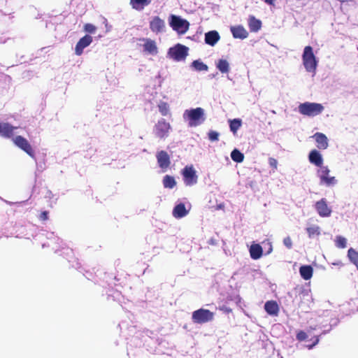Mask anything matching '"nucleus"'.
I'll list each match as a JSON object with an SVG mask.
<instances>
[{"label": "nucleus", "mask_w": 358, "mask_h": 358, "mask_svg": "<svg viewBox=\"0 0 358 358\" xmlns=\"http://www.w3.org/2000/svg\"><path fill=\"white\" fill-rule=\"evenodd\" d=\"M182 117L191 127L201 125L206 120L204 109L200 107L185 110L182 114Z\"/></svg>", "instance_id": "obj_1"}, {"label": "nucleus", "mask_w": 358, "mask_h": 358, "mask_svg": "<svg viewBox=\"0 0 358 358\" xmlns=\"http://www.w3.org/2000/svg\"><path fill=\"white\" fill-rule=\"evenodd\" d=\"M302 63L308 73H313V76L315 75L317 67L318 65V60L316 58L313 49L311 46H306L301 56Z\"/></svg>", "instance_id": "obj_2"}, {"label": "nucleus", "mask_w": 358, "mask_h": 358, "mask_svg": "<svg viewBox=\"0 0 358 358\" xmlns=\"http://www.w3.org/2000/svg\"><path fill=\"white\" fill-rule=\"evenodd\" d=\"M324 108L321 103L315 102H304L298 106L299 113L308 117H315L321 114Z\"/></svg>", "instance_id": "obj_3"}, {"label": "nucleus", "mask_w": 358, "mask_h": 358, "mask_svg": "<svg viewBox=\"0 0 358 358\" xmlns=\"http://www.w3.org/2000/svg\"><path fill=\"white\" fill-rule=\"evenodd\" d=\"M330 170L327 166L320 167L317 170L316 175L320 179V185L326 187H334L338 183L334 176L329 175Z\"/></svg>", "instance_id": "obj_4"}, {"label": "nucleus", "mask_w": 358, "mask_h": 358, "mask_svg": "<svg viewBox=\"0 0 358 358\" xmlns=\"http://www.w3.org/2000/svg\"><path fill=\"white\" fill-rule=\"evenodd\" d=\"M169 24L178 34H185L189 29V22L180 16L171 15Z\"/></svg>", "instance_id": "obj_5"}, {"label": "nucleus", "mask_w": 358, "mask_h": 358, "mask_svg": "<svg viewBox=\"0 0 358 358\" xmlns=\"http://www.w3.org/2000/svg\"><path fill=\"white\" fill-rule=\"evenodd\" d=\"M188 50L187 47L178 43L169 49L168 55L173 60L180 62L185 59L188 55Z\"/></svg>", "instance_id": "obj_6"}, {"label": "nucleus", "mask_w": 358, "mask_h": 358, "mask_svg": "<svg viewBox=\"0 0 358 358\" xmlns=\"http://www.w3.org/2000/svg\"><path fill=\"white\" fill-rule=\"evenodd\" d=\"M15 145L25 152L29 157L36 161L34 150L29 142L22 136H16L12 138Z\"/></svg>", "instance_id": "obj_7"}, {"label": "nucleus", "mask_w": 358, "mask_h": 358, "mask_svg": "<svg viewBox=\"0 0 358 358\" xmlns=\"http://www.w3.org/2000/svg\"><path fill=\"white\" fill-rule=\"evenodd\" d=\"M171 127L169 122L162 118L158 120L154 127L153 132L156 137L165 139L169 135Z\"/></svg>", "instance_id": "obj_8"}, {"label": "nucleus", "mask_w": 358, "mask_h": 358, "mask_svg": "<svg viewBox=\"0 0 358 358\" xmlns=\"http://www.w3.org/2000/svg\"><path fill=\"white\" fill-rule=\"evenodd\" d=\"M214 313L208 310L200 308L192 313V320L195 323L203 324L213 320Z\"/></svg>", "instance_id": "obj_9"}, {"label": "nucleus", "mask_w": 358, "mask_h": 358, "mask_svg": "<svg viewBox=\"0 0 358 358\" xmlns=\"http://www.w3.org/2000/svg\"><path fill=\"white\" fill-rule=\"evenodd\" d=\"M184 183L186 186H192L197 182L196 171L192 166H185L182 171Z\"/></svg>", "instance_id": "obj_10"}, {"label": "nucleus", "mask_w": 358, "mask_h": 358, "mask_svg": "<svg viewBox=\"0 0 358 358\" xmlns=\"http://www.w3.org/2000/svg\"><path fill=\"white\" fill-rule=\"evenodd\" d=\"M156 158L158 166L162 169V171L166 172L171 164V159L169 154L166 151L161 150L157 152Z\"/></svg>", "instance_id": "obj_11"}, {"label": "nucleus", "mask_w": 358, "mask_h": 358, "mask_svg": "<svg viewBox=\"0 0 358 358\" xmlns=\"http://www.w3.org/2000/svg\"><path fill=\"white\" fill-rule=\"evenodd\" d=\"M315 208L318 215L322 217H329L332 211L331 207L328 206L327 201L324 198L315 203Z\"/></svg>", "instance_id": "obj_12"}, {"label": "nucleus", "mask_w": 358, "mask_h": 358, "mask_svg": "<svg viewBox=\"0 0 358 358\" xmlns=\"http://www.w3.org/2000/svg\"><path fill=\"white\" fill-rule=\"evenodd\" d=\"M150 29L155 34L164 32L166 29L164 20L158 16H155L150 21Z\"/></svg>", "instance_id": "obj_13"}, {"label": "nucleus", "mask_w": 358, "mask_h": 358, "mask_svg": "<svg viewBox=\"0 0 358 358\" xmlns=\"http://www.w3.org/2000/svg\"><path fill=\"white\" fill-rule=\"evenodd\" d=\"M17 127H14L8 122H0V136L6 138H13Z\"/></svg>", "instance_id": "obj_14"}, {"label": "nucleus", "mask_w": 358, "mask_h": 358, "mask_svg": "<svg viewBox=\"0 0 358 358\" xmlns=\"http://www.w3.org/2000/svg\"><path fill=\"white\" fill-rule=\"evenodd\" d=\"M92 42V37L90 35H85L81 38L77 43L75 48V52L77 55H81L83 50L89 46Z\"/></svg>", "instance_id": "obj_15"}, {"label": "nucleus", "mask_w": 358, "mask_h": 358, "mask_svg": "<svg viewBox=\"0 0 358 358\" xmlns=\"http://www.w3.org/2000/svg\"><path fill=\"white\" fill-rule=\"evenodd\" d=\"M308 160L310 164L316 166L319 169L324 166L323 157L320 152L317 150H313L308 155Z\"/></svg>", "instance_id": "obj_16"}, {"label": "nucleus", "mask_w": 358, "mask_h": 358, "mask_svg": "<svg viewBox=\"0 0 358 358\" xmlns=\"http://www.w3.org/2000/svg\"><path fill=\"white\" fill-rule=\"evenodd\" d=\"M141 41H144L143 50L148 53L155 55L157 53V47L156 43L150 38H142Z\"/></svg>", "instance_id": "obj_17"}, {"label": "nucleus", "mask_w": 358, "mask_h": 358, "mask_svg": "<svg viewBox=\"0 0 358 358\" xmlns=\"http://www.w3.org/2000/svg\"><path fill=\"white\" fill-rule=\"evenodd\" d=\"M316 143L317 147L321 150H325L328 148V139L327 137L322 133L317 132L313 136Z\"/></svg>", "instance_id": "obj_18"}, {"label": "nucleus", "mask_w": 358, "mask_h": 358, "mask_svg": "<svg viewBox=\"0 0 358 358\" xmlns=\"http://www.w3.org/2000/svg\"><path fill=\"white\" fill-rule=\"evenodd\" d=\"M220 38V34L217 31L213 30L205 34V43L210 46H214Z\"/></svg>", "instance_id": "obj_19"}, {"label": "nucleus", "mask_w": 358, "mask_h": 358, "mask_svg": "<svg viewBox=\"0 0 358 358\" xmlns=\"http://www.w3.org/2000/svg\"><path fill=\"white\" fill-rule=\"evenodd\" d=\"M231 31L235 38L245 39L248 36L247 30L241 25L231 27Z\"/></svg>", "instance_id": "obj_20"}, {"label": "nucleus", "mask_w": 358, "mask_h": 358, "mask_svg": "<svg viewBox=\"0 0 358 358\" xmlns=\"http://www.w3.org/2000/svg\"><path fill=\"white\" fill-rule=\"evenodd\" d=\"M189 208L187 209L185 204L180 203L177 204L173 210V215L176 218H182L186 216L189 213Z\"/></svg>", "instance_id": "obj_21"}, {"label": "nucleus", "mask_w": 358, "mask_h": 358, "mask_svg": "<svg viewBox=\"0 0 358 358\" xmlns=\"http://www.w3.org/2000/svg\"><path fill=\"white\" fill-rule=\"evenodd\" d=\"M264 309L270 315H277L279 308L275 301H268L264 304Z\"/></svg>", "instance_id": "obj_22"}, {"label": "nucleus", "mask_w": 358, "mask_h": 358, "mask_svg": "<svg viewBox=\"0 0 358 358\" xmlns=\"http://www.w3.org/2000/svg\"><path fill=\"white\" fill-rule=\"evenodd\" d=\"M313 269L310 265L301 266L299 268V273L301 278L306 280H310L313 276Z\"/></svg>", "instance_id": "obj_23"}, {"label": "nucleus", "mask_w": 358, "mask_h": 358, "mask_svg": "<svg viewBox=\"0 0 358 358\" xmlns=\"http://www.w3.org/2000/svg\"><path fill=\"white\" fill-rule=\"evenodd\" d=\"M262 248L259 244H253L250 248V255L252 259H258L262 256Z\"/></svg>", "instance_id": "obj_24"}, {"label": "nucleus", "mask_w": 358, "mask_h": 358, "mask_svg": "<svg viewBox=\"0 0 358 358\" xmlns=\"http://www.w3.org/2000/svg\"><path fill=\"white\" fill-rule=\"evenodd\" d=\"M306 231L309 238H315L321 234V229L318 225L312 224L306 227Z\"/></svg>", "instance_id": "obj_25"}, {"label": "nucleus", "mask_w": 358, "mask_h": 358, "mask_svg": "<svg viewBox=\"0 0 358 358\" xmlns=\"http://www.w3.org/2000/svg\"><path fill=\"white\" fill-rule=\"evenodd\" d=\"M150 3L151 0H130V5L136 10H142Z\"/></svg>", "instance_id": "obj_26"}, {"label": "nucleus", "mask_w": 358, "mask_h": 358, "mask_svg": "<svg viewBox=\"0 0 358 358\" xmlns=\"http://www.w3.org/2000/svg\"><path fill=\"white\" fill-rule=\"evenodd\" d=\"M215 66L222 73H228L230 71L229 63L227 59H220L215 63Z\"/></svg>", "instance_id": "obj_27"}, {"label": "nucleus", "mask_w": 358, "mask_h": 358, "mask_svg": "<svg viewBox=\"0 0 358 358\" xmlns=\"http://www.w3.org/2000/svg\"><path fill=\"white\" fill-rule=\"evenodd\" d=\"M248 24L250 30L253 32L258 31L262 27L261 21L256 19L254 16H250L249 17Z\"/></svg>", "instance_id": "obj_28"}, {"label": "nucleus", "mask_w": 358, "mask_h": 358, "mask_svg": "<svg viewBox=\"0 0 358 358\" xmlns=\"http://www.w3.org/2000/svg\"><path fill=\"white\" fill-rule=\"evenodd\" d=\"M163 186L164 188L173 189L176 185V181L174 177L166 175L162 180Z\"/></svg>", "instance_id": "obj_29"}, {"label": "nucleus", "mask_w": 358, "mask_h": 358, "mask_svg": "<svg viewBox=\"0 0 358 358\" xmlns=\"http://www.w3.org/2000/svg\"><path fill=\"white\" fill-rule=\"evenodd\" d=\"M242 125V121L241 119L236 118L229 120V127L231 132L236 134L237 131L240 129Z\"/></svg>", "instance_id": "obj_30"}, {"label": "nucleus", "mask_w": 358, "mask_h": 358, "mask_svg": "<svg viewBox=\"0 0 358 358\" xmlns=\"http://www.w3.org/2000/svg\"><path fill=\"white\" fill-rule=\"evenodd\" d=\"M192 67L197 71H207L208 70V66L200 59L193 61Z\"/></svg>", "instance_id": "obj_31"}, {"label": "nucleus", "mask_w": 358, "mask_h": 358, "mask_svg": "<svg viewBox=\"0 0 358 358\" xmlns=\"http://www.w3.org/2000/svg\"><path fill=\"white\" fill-rule=\"evenodd\" d=\"M348 257L350 262L353 263L358 269V252L351 248L348 251Z\"/></svg>", "instance_id": "obj_32"}, {"label": "nucleus", "mask_w": 358, "mask_h": 358, "mask_svg": "<svg viewBox=\"0 0 358 358\" xmlns=\"http://www.w3.org/2000/svg\"><path fill=\"white\" fill-rule=\"evenodd\" d=\"M49 235L50 236H48V238L49 239L50 241H48L47 243H43V247L51 246L54 250H55V251H57V249L53 246V243L59 244L61 241L58 237H55L53 233H50L49 234Z\"/></svg>", "instance_id": "obj_33"}, {"label": "nucleus", "mask_w": 358, "mask_h": 358, "mask_svg": "<svg viewBox=\"0 0 358 358\" xmlns=\"http://www.w3.org/2000/svg\"><path fill=\"white\" fill-rule=\"evenodd\" d=\"M231 157L233 161L237 163H241L244 159V155L238 150L234 149L231 152Z\"/></svg>", "instance_id": "obj_34"}, {"label": "nucleus", "mask_w": 358, "mask_h": 358, "mask_svg": "<svg viewBox=\"0 0 358 358\" xmlns=\"http://www.w3.org/2000/svg\"><path fill=\"white\" fill-rule=\"evenodd\" d=\"M158 108H159V111L162 114V115L166 116L169 114L170 109H169V106L167 103L161 101L158 104Z\"/></svg>", "instance_id": "obj_35"}, {"label": "nucleus", "mask_w": 358, "mask_h": 358, "mask_svg": "<svg viewBox=\"0 0 358 358\" xmlns=\"http://www.w3.org/2000/svg\"><path fill=\"white\" fill-rule=\"evenodd\" d=\"M335 245L338 248H345L347 247V239L341 236H337Z\"/></svg>", "instance_id": "obj_36"}, {"label": "nucleus", "mask_w": 358, "mask_h": 358, "mask_svg": "<svg viewBox=\"0 0 358 358\" xmlns=\"http://www.w3.org/2000/svg\"><path fill=\"white\" fill-rule=\"evenodd\" d=\"M310 336V331L308 332H305V331H300L299 332L297 333L296 334V338L297 340H299V341H306L308 342V341H306V339Z\"/></svg>", "instance_id": "obj_37"}, {"label": "nucleus", "mask_w": 358, "mask_h": 358, "mask_svg": "<svg viewBox=\"0 0 358 358\" xmlns=\"http://www.w3.org/2000/svg\"><path fill=\"white\" fill-rule=\"evenodd\" d=\"M208 138L211 141H217L219 140V133L215 131H210L208 134Z\"/></svg>", "instance_id": "obj_38"}, {"label": "nucleus", "mask_w": 358, "mask_h": 358, "mask_svg": "<svg viewBox=\"0 0 358 358\" xmlns=\"http://www.w3.org/2000/svg\"><path fill=\"white\" fill-rule=\"evenodd\" d=\"M268 164L273 168V172L274 173L278 168V161L275 158L270 157L268 159Z\"/></svg>", "instance_id": "obj_39"}, {"label": "nucleus", "mask_w": 358, "mask_h": 358, "mask_svg": "<svg viewBox=\"0 0 358 358\" xmlns=\"http://www.w3.org/2000/svg\"><path fill=\"white\" fill-rule=\"evenodd\" d=\"M85 31L88 33L93 34L96 31V27L92 24H86L85 25Z\"/></svg>", "instance_id": "obj_40"}, {"label": "nucleus", "mask_w": 358, "mask_h": 358, "mask_svg": "<svg viewBox=\"0 0 358 358\" xmlns=\"http://www.w3.org/2000/svg\"><path fill=\"white\" fill-rule=\"evenodd\" d=\"M283 244L288 249H291L292 248V241L289 236H287L283 239Z\"/></svg>", "instance_id": "obj_41"}, {"label": "nucleus", "mask_w": 358, "mask_h": 358, "mask_svg": "<svg viewBox=\"0 0 358 358\" xmlns=\"http://www.w3.org/2000/svg\"><path fill=\"white\" fill-rule=\"evenodd\" d=\"M319 342V338L317 337L313 338V341L311 344H306V347L308 349H311L313 346H315Z\"/></svg>", "instance_id": "obj_42"}, {"label": "nucleus", "mask_w": 358, "mask_h": 358, "mask_svg": "<svg viewBox=\"0 0 358 358\" xmlns=\"http://www.w3.org/2000/svg\"><path fill=\"white\" fill-rule=\"evenodd\" d=\"M48 212L47 211H43V213H41V214L40 215V219L41 220H48Z\"/></svg>", "instance_id": "obj_43"}, {"label": "nucleus", "mask_w": 358, "mask_h": 358, "mask_svg": "<svg viewBox=\"0 0 358 358\" xmlns=\"http://www.w3.org/2000/svg\"><path fill=\"white\" fill-rule=\"evenodd\" d=\"M52 196H53L52 193L50 190H47L46 191V194H45V197L46 198H49V199H52Z\"/></svg>", "instance_id": "obj_44"}, {"label": "nucleus", "mask_w": 358, "mask_h": 358, "mask_svg": "<svg viewBox=\"0 0 358 358\" xmlns=\"http://www.w3.org/2000/svg\"><path fill=\"white\" fill-rule=\"evenodd\" d=\"M265 2L268 5H273L275 0H264Z\"/></svg>", "instance_id": "obj_45"}, {"label": "nucleus", "mask_w": 358, "mask_h": 358, "mask_svg": "<svg viewBox=\"0 0 358 358\" xmlns=\"http://www.w3.org/2000/svg\"><path fill=\"white\" fill-rule=\"evenodd\" d=\"M268 245H269V249H268V253H271L272 252L273 248H272V245L271 243H268Z\"/></svg>", "instance_id": "obj_46"}, {"label": "nucleus", "mask_w": 358, "mask_h": 358, "mask_svg": "<svg viewBox=\"0 0 358 358\" xmlns=\"http://www.w3.org/2000/svg\"><path fill=\"white\" fill-rule=\"evenodd\" d=\"M349 306V303H347L346 304H343L342 308H343V309H344L345 306Z\"/></svg>", "instance_id": "obj_47"}, {"label": "nucleus", "mask_w": 358, "mask_h": 358, "mask_svg": "<svg viewBox=\"0 0 358 358\" xmlns=\"http://www.w3.org/2000/svg\"><path fill=\"white\" fill-rule=\"evenodd\" d=\"M350 313V311H346V313H345V315H348Z\"/></svg>", "instance_id": "obj_48"}, {"label": "nucleus", "mask_w": 358, "mask_h": 358, "mask_svg": "<svg viewBox=\"0 0 358 358\" xmlns=\"http://www.w3.org/2000/svg\"><path fill=\"white\" fill-rule=\"evenodd\" d=\"M210 243H211V244H214V241H213V240H210Z\"/></svg>", "instance_id": "obj_49"}, {"label": "nucleus", "mask_w": 358, "mask_h": 358, "mask_svg": "<svg viewBox=\"0 0 358 358\" xmlns=\"http://www.w3.org/2000/svg\"><path fill=\"white\" fill-rule=\"evenodd\" d=\"M105 22H106V26L108 27L107 21L105 20Z\"/></svg>", "instance_id": "obj_50"}, {"label": "nucleus", "mask_w": 358, "mask_h": 358, "mask_svg": "<svg viewBox=\"0 0 358 358\" xmlns=\"http://www.w3.org/2000/svg\"><path fill=\"white\" fill-rule=\"evenodd\" d=\"M1 238V236H0V238Z\"/></svg>", "instance_id": "obj_51"}]
</instances>
